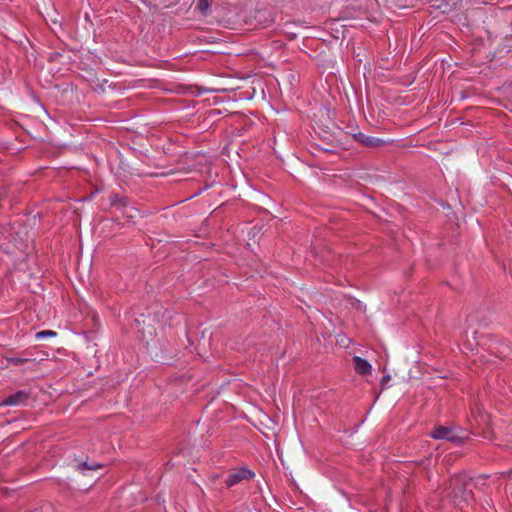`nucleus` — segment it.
<instances>
[{
	"instance_id": "obj_4",
	"label": "nucleus",
	"mask_w": 512,
	"mask_h": 512,
	"mask_svg": "<svg viewBox=\"0 0 512 512\" xmlns=\"http://www.w3.org/2000/svg\"><path fill=\"white\" fill-rule=\"evenodd\" d=\"M28 398V394L24 391H18L12 395H9L2 401L4 406H17L24 403Z\"/></svg>"
},
{
	"instance_id": "obj_8",
	"label": "nucleus",
	"mask_w": 512,
	"mask_h": 512,
	"mask_svg": "<svg viewBox=\"0 0 512 512\" xmlns=\"http://www.w3.org/2000/svg\"><path fill=\"white\" fill-rule=\"evenodd\" d=\"M56 335H57V333L52 330H43V331L37 332L35 337L37 340H42L47 337H55Z\"/></svg>"
},
{
	"instance_id": "obj_11",
	"label": "nucleus",
	"mask_w": 512,
	"mask_h": 512,
	"mask_svg": "<svg viewBox=\"0 0 512 512\" xmlns=\"http://www.w3.org/2000/svg\"><path fill=\"white\" fill-rule=\"evenodd\" d=\"M507 349L508 347L505 345H502L501 349L498 351V354L500 357H506L507 356Z\"/></svg>"
},
{
	"instance_id": "obj_13",
	"label": "nucleus",
	"mask_w": 512,
	"mask_h": 512,
	"mask_svg": "<svg viewBox=\"0 0 512 512\" xmlns=\"http://www.w3.org/2000/svg\"><path fill=\"white\" fill-rule=\"evenodd\" d=\"M346 341L349 342L348 339H344V338H341L340 340H338L340 345L343 346V347H347V344L345 343Z\"/></svg>"
},
{
	"instance_id": "obj_1",
	"label": "nucleus",
	"mask_w": 512,
	"mask_h": 512,
	"mask_svg": "<svg viewBox=\"0 0 512 512\" xmlns=\"http://www.w3.org/2000/svg\"><path fill=\"white\" fill-rule=\"evenodd\" d=\"M473 481L466 474L455 475L450 478L445 487L446 497L450 498L454 505L463 508L473 500Z\"/></svg>"
},
{
	"instance_id": "obj_6",
	"label": "nucleus",
	"mask_w": 512,
	"mask_h": 512,
	"mask_svg": "<svg viewBox=\"0 0 512 512\" xmlns=\"http://www.w3.org/2000/svg\"><path fill=\"white\" fill-rule=\"evenodd\" d=\"M362 143H364L366 146L370 147H378L385 143L384 140L380 138L365 136L361 139Z\"/></svg>"
},
{
	"instance_id": "obj_2",
	"label": "nucleus",
	"mask_w": 512,
	"mask_h": 512,
	"mask_svg": "<svg viewBox=\"0 0 512 512\" xmlns=\"http://www.w3.org/2000/svg\"><path fill=\"white\" fill-rule=\"evenodd\" d=\"M429 435L433 439L446 440L455 444H460L465 439V437L463 435H460V433L454 426L439 425L435 427L434 430L430 432Z\"/></svg>"
},
{
	"instance_id": "obj_5",
	"label": "nucleus",
	"mask_w": 512,
	"mask_h": 512,
	"mask_svg": "<svg viewBox=\"0 0 512 512\" xmlns=\"http://www.w3.org/2000/svg\"><path fill=\"white\" fill-rule=\"evenodd\" d=\"M353 362H354V368H355V371L360 374V375H368L371 373V370H372V366L371 364L359 357V356H354L353 357Z\"/></svg>"
},
{
	"instance_id": "obj_12",
	"label": "nucleus",
	"mask_w": 512,
	"mask_h": 512,
	"mask_svg": "<svg viewBox=\"0 0 512 512\" xmlns=\"http://www.w3.org/2000/svg\"><path fill=\"white\" fill-rule=\"evenodd\" d=\"M389 381H390V375H388V374L384 375L382 377V379H381V386H382V388H384Z\"/></svg>"
},
{
	"instance_id": "obj_3",
	"label": "nucleus",
	"mask_w": 512,
	"mask_h": 512,
	"mask_svg": "<svg viewBox=\"0 0 512 512\" xmlns=\"http://www.w3.org/2000/svg\"><path fill=\"white\" fill-rule=\"evenodd\" d=\"M255 477V473L252 470L247 468H236L231 469L228 473V476L225 480V484L227 487H232L244 480H250Z\"/></svg>"
},
{
	"instance_id": "obj_10",
	"label": "nucleus",
	"mask_w": 512,
	"mask_h": 512,
	"mask_svg": "<svg viewBox=\"0 0 512 512\" xmlns=\"http://www.w3.org/2000/svg\"><path fill=\"white\" fill-rule=\"evenodd\" d=\"M99 467H101V465H91V466H90V465H88V463H87V462H84V463H82V464H80V465H79V469H80V470H86V469H87V470H95V469H97V468H99Z\"/></svg>"
},
{
	"instance_id": "obj_7",
	"label": "nucleus",
	"mask_w": 512,
	"mask_h": 512,
	"mask_svg": "<svg viewBox=\"0 0 512 512\" xmlns=\"http://www.w3.org/2000/svg\"><path fill=\"white\" fill-rule=\"evenodd\" d=\"M210 2L209 0H198L197 9L202 13L206 14L209 11Z\"/></svg>"
},
{
	"instance_id": "obj_9",
	"label": "nucleus",
	"mask_w": 512,
	"mask_h": 512,
	"mask_svg": "<svg viewBox=\"0 0 512 512\" xmlns=\"http://www.w3.org/2000/svg\"><path fill=\"white\" fill-rule=\"evenodd\" d=\"M337 147H338V144H334V143H331V147L330 148H326V147L322 146V148H321L322 160L324 159V157H323L324 154L329 155V154L335 153Z\"/></svg>"
}]
</instances>
